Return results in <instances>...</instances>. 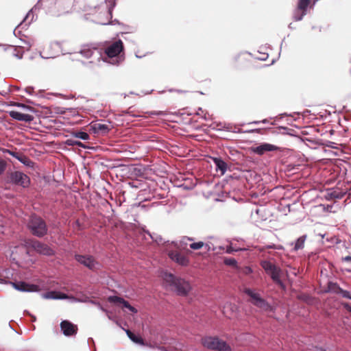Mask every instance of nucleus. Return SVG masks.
Wrapping results in <instances>:
<instances>
[{
  "instance_id": "nucleus-15",
  "label": "nucleus",
  "mask_w": 351,
  "mask_h": 351,
  "mask_svg": "<svg viewBox=\"0 0 351 351\" xmlns=\"http://www.w3.org/2000/svg\"><path fill=\"white\" fill-rule=\"evenodd\" d=\"M80 53H81L84 57L86 58H90L95 56L97 57V59H99L101 56V51L99 49L95 47H90L88 45L84 46L80 50Z\"/></svg>"
},
{
  "instance_id": "nucleus-40",
  "label": "nucleus",
  "mask_w": 351,
  "mask_h": 351,
  "mask_svg": "<svg viewBox=\"0 0 351 351\" xmlns=\"http://www.w3.org/2000/svg\"><path fill=\"white\" fill-rule=\"evenodd\" d=\"M269 123V120L267 119H265L262 121H252L251 123H250L249 124H255V125H258L259 123Z\"/></svg>"
},
{
  "instance_id": "nucleus-54",
  "label": "nucleus",
  "mask_w": 351,
  "mask_h": 351,
  "mask_svg": "<svg viewBox=\"0 0 351 351\" xmlns=\"http://www.w3.org/2000/svg\"><path fill=\"white\" fill-rule=\"evenodd\" d=\"M16 106L18 107H22V108H25V105L24 104H17Z\"/></svg>"
},
{
  "instance_id": "nucleus-61",
  "label": "nucleus",
  "mask_w": 351,
  "mask_h": 351,
  "mask_svg": "<svg viewBox=\"0 0 351 351\" xmlns=\"http://www.w3.org/2000/svg\"><path fill=\"white\" fill-rule=\"evenodd\" d=\"M13 34L16 36V29L14 30Z\"/></svg>"
},
{
  "instance_id": "nucleus-44",
  "label": "nucleus",
  "mask_w": 351,
  "mask_h": 351,
  "mask_svg": "<svg viewBox=\"0 0 351 351\" xmlns=\"http://www.w3.org/2000/svg\"><path fill=\"white\" fill-rule=\"evenodd\" d=\"M267 248H271V249H276V250H281L282 249V245H267Z\"/></svg>"
},
{
  "instance_id": "nucleus-29",
  "label": "nucleus",
  "mask_w": 351,
  "mask_h": 351,
  "mask_svg": "<svg viewBox=\"0 0 351 351\" xmlns=\"http://www.w3.org/2000/svg\"><path fill=\"white\" fill-rule=\"evenodd\" d=\"M223 130H226L228 132H237V133L242 132V131L240 129H238L237 130H236L237 126H235V125L233 126L230 123H223Z\"/></svg>"
},
{
  "instance_id": "nucleus-11",
  "label": "nucleus",
  "mask_w": 351,
  "mask_h": 351,
  "mask_svg": "<svg viewBox=\"0 0 351 351\" xmlns=\"http://www.w3.org/2000/svg\"><path fill=\"white\" fill-rule=\"evenodd\" d=\"M60 328L64 335L66 337L75 335L77 332V325L69 320L62 321L60 323Z\"/></svg>"
},
{
  "instance_id": "nucleus-41",
  "label": "nucleus",
  "mask_w": 351,
  "mask_h": 351,
  "mask_svg": "<svg viewBox=\"0 0 351 351\" xmlns=\"http://www.w3.org/2000/svg\"><path fill=\"white\" fill-rule=\"evenodd\" d=\"M8 152L10 154V155H11L14 158H16L17 160L19 159V156L21 154V153L14 152L10 151V150H8Z\"/></svg>"
},
{
  "instance_id": "nucleus-26",
  "label": "nucleus",
  "mask_w": 351,
  "mask_h": 351,
  "mask_svg": "<svg viewBox=\"0 0 351 351\" xmlns=\"http://www.w3.org/2000/svg\"><path fill=\"white\" fill-rule=\"evenodd\" d=\"M18 160L28 167H33L34 165V162L23 154L19 156Z\"/></svg>"
},
{
  "instance_id": "nucleus-3",
  "label": "nucleus",
  "mask_w": 351,
  "mask_h": 351,
  "mask_svg": "<svg viewBox=\"0 0 351 351\" xmlns=\"http://www.w3.org/2000/svg\"><path fill=\"white\" fill-rule=\"evenodd\" d=\"M27 227L33 235L37 237H43L47 234L48 228L45 221L40 217L32 215Z\"/></svg>"
},
{
  "instance_id": "nucleus-2",
  "label": "nucleus",
  "mask_w": 351,
  "mask_h": 351,
  "mask_svg": "<svg viewBox=\"0 0 351 351\" xmlns=\"http://www.w3.org/2000/svg\"><path fill=\"white\" fill-rule=\"evenodd\" d=\"M250 300L249 302L256 307L260 308L262 311L266 313H273L275 311V308L270 305L261 295L251 289H245L244 291Z\"/></svg>"
},
{
  "instance_id": "nucleus-35",
  "label": "nucleus",
  "mask_w": 351,
  "mask_h": 351,
  "mask_svg": "<svg viewBox=\"0 0 351 351\" xmlns=\"http://www.w3.org/2000/svg\"><path fill=\"white\" fill-rule=\"evenodd\" d=\"M7 163L3 159H0V175H1L5 170Z\"/></svg>"
},
{
  "instance_id": "nucleus-33",
  "label": "nucleus",
  "mask_w": 351,
  "mask_h": 351,
  "mask_svg": "<svg viewBox=\"0 0 351 351\" xmlns=\"http://www.w3.org/2000/svg\"><path fill=\"white\" fill-rule=\"evenodd\" d=\"M89 302L97 306V307H98L99 310L104 312L105 313H108V311L104 308L99 302L95 300H90Z\"/></svg>"
},
{
  "instance_id": "nucleus-51",
  "label": "nucleus",
  "mask_w": 351,
  "mask_h": 351,
  "mask_svg": "<svg viewBox=\"0 0 351 351\" xmlns=\"http://www.w3.org/2000/svg\"><path fill=\"white\" fill-rule=\"evenodd\" d=\"M343 261L346 262L351 261V256H346L343 258Z\"/></svg>"
},
{
  "instance_id": "nucleus-7",
  "label": "nucleus",
  "mask_w": 351,
  "mask_h": 351,
  "mask_svg": "<svg viewBox=\"0 0 351 351\" xmlns=\"http://www.w3.org/2000/svg\"><path fill=\"white\" fill-rule=\"evenodd\" d=\"M311 0H298L296 8L293 11V19L300 21L307 14Z\"/></svg>"
},
{
  "instance_id": "nucleus-58",
  "label": "nucleus",
  "mask_w": 351,
  "mask_h": 351,
  "mask_svg": "<svg viewBox=\"0 0 351 351\" xmlns=\"http://www.w3.org/2000/svg\"><path fill=\"white\" fill-rule=\"evenodd\" d=\"M106 315H107V317H108V318L109 319H112V317H111V315H110V313H106Z\"/></svg>"
},
{
  "instance_id": "nucleus-63",
  "label": "nucleus",
  "mask_w": 351,
  "mask_h": 351,
  "mask_svg": "<svg viewBox=\"0 0 351 351\" xmlns=\"http://www.w3.org/2000/svg\"><path fill=\"white\" fill-rule=\"evenodd\" d=\"M232 250H228V253H231Z\"/></svg>"
},
{
  "instance_id": "nucleus-43",
  "label": "nucleus",
  "mask_w": 351,
  "mask_h": 351,
  "mask_svg": "<svg viewBox=\"0 0 351 351\" xmlns=\"http://www.w3.org/2000/svg\"><path fill=\"white\" fill-rule=\"evenodd\" d=\"M25 91L29 94V95H32L33 94V92H34V88L33 87H27L25 89Z\"/></svg>"
},
{
  "instance_id": "nucleus-31",
  "label": "nucleus",
  "mask_w": 351,
  "mask_h": 351,
  "mask_svg": "<svg viewBox=\"0 0 351 351\" xmlns=\"http://www.w3.org/2000/svg\"><path fill=\"white\" fill-rule=\"evenodd\" d=\"M204 245V243L202 241L194 242L190 244V247L192 250H199L203 247Z\"/></svg>"
},
{
  "instance_id": "nucleus-8",
  "label": "nucleus",
  "mask_w": 351,
  "mask_h": 351,
  "mask_svg": "<svg viewBox=\"0 0 351 351\" xmlns=\"http://www.w3.org/2000/svg\"><path fill=\"white\" fill-rule=\"evenodd\" d=\"M9 182L13 184L26 188L29 186L30 180L25 173L16 171L10 174Z\"/></svg>"
},
{
  "instance_id": "nucleus-13",
  "label": "nucleus",
  "mask_w": 351,
  "mask_h": 351,
  "mask_svg": "<svg viewBox=\"0 0 351 351\" xmlns=\"http://www.w3.org/2000/svg\"><path fill=\"white\" fill-rule=\"evenodd\" d=\"M169 257L176 263L182 266H186L189 263V258L177 251H169L168 252Z\"/></svg>"
},
{
  "instance_id": "nucleus-17",
  "label": "nucleus",
  "mask_w": 351,
  "mask_h": 351,
  "mask_svg": "<svg viewBox=\"0 0 351 351\" xmlns=\"http://www.w3.org/2000/svg\"><path fill=\"white\" fill-rule=\"evenodd\" d=\"M9 115L10 117H12L13 119L21 121H25L27 123H30L33 121L34 117L29 114H24L18 111H10Z\"/></svg>"
},
{
  "instance_id": "nucleus-37",
  "label": "nucleus",
  "mask_w": 351,
  "mask_h": 351,
  "mask_svg": "<svg viewBox=\"0 0 351 351\" xmlns=\"http://www.w3.org/2000/svg\"><path fill=\"white\" fill-rule=\"evenodd\" d=\"M21 42H23L24 44L27 45V50H29L30 49V47L34 45V40L33 39H30V40H23L22 38L20 39Z\"/></svg>"
},
{
  "instance_id": "nucleus-49",
  "label": "nucleus",
  "mask_w": 351,
  "mask_h": 351,
  "mask_svg": "<svg viewBox=\"0 0 351 351\" xmlns=\"http://www.w3.org/2000/svg\"><path fill=\"white\" fill-rule=\"evenodd\" d=\"M14 56H16L19 59H22L23 58V53H21V54L14 53Z\"/></svg>"
},
{
  "instance_id": "nucleus-39",
  "label": "nucleus",
  "mask_w": 351,
  "mask_h": 351,
  "mask_svg": "<svg viewBox=\"0 0 351 351\" xmlns=\"http://www.w3.org/2000/svg\"><path fill=\"white\" fill-rule=\"evenodd\" d=\"M59 47H60V45L57 42L52 43L49 46V49H58Z\"/></svg>"
},
{
  "instance_id": "nucleus-12",
  "label": "nucleus",
  "mask_w": 351,
  "mask_h": 351,
  "mask_svg": "<svg viewBox=\"0 0 351 351\" xmlns=\"http://www.w3.org/2000/svg\"><path fill=\"white\" fill-rule=\"evenodd\" d=\"M14 288L23 292H37L39 291L38 286L32 284H28L23 281L10 282Z\"/></svg>"
},
{
  "instance_id": "nucleus-27",
  "label": "nucleus",
  "mask_w": 351,
  "mask_h": 351,
  "mask_svg": "<svg viewBox=\"0 0 351 351\" xmlns=\"http://www.w3.org/2000/svg\"><path fill=\"white\" fill-rule=\"evenodd\" d=\"M71 136L80 138L84 141H87L90 139V136L87 132L83 131H75L71 133Z\"/></svg>"
},
{
  "instance_id": "nucleus-5",
  "label": "nucleus",
  "mask_w": 351,
  "mask_h": 351,
  "mask_svg": "<svg viewBox=\"0 0 351 351\" xmlns=\"http://www.w3.org/2000/svg\"><path fill=\"white\" fill-rule=\"evenodd\" d=\"M205 348L215 351H231L230 346L217 337H206L202 339Z\"/></svg>"
},
{
  "instance_id": "nucleus-34",
  "label": "nucleus",
  "mask_w": 351,
  "mask_h": 351,
  "mask_svg": "<svg viewBox=\"0 0 351 351\" xmlns=\"http://www.w3.org/2000/svg\"><path fill=\"white\" fill-rule=\"evenodd\" d=\"M56 56H57V55H56V53H52V52H51V53H50V52L47 53V56H44V55L43 54V53H42V52H40V56L43 59L54 58L55 57H56Z\"/></svg>"
},
{
  "instance_id": "nucleus-21",
  "label": "nucleus",
  "mask_w": 351,
  "mask_h": 351,
  "mask_svg": "<svg viewBox=\"0 0 351 351\" xmlns=\"http://www.w3.org/2000/svg\"><path fill=\"white\" fill-rule=\"evenodd\" d=\"M93 130L95 133L106 134H107L110 128V126L107 124L96 123L92 126Z\"/></svg>"
},
{
  "instance_id": "nucleus-56",
  "label": "nucleus",
  "mask_w": 351,
  "mask_h": 351,
  "mask_svg": "<svg viewBox=\"0 0 351 351\" xmlns=\"http://www.w3.org/2000/svg\"><path fill=\"white\" fill-rule=\"evenodd\" d=\"M289 28L292 29H294L295 27L293 26V24H292V23H290V24L289 25Z\"/></svg>"
},
{
  "instance_id": "nucleus-9",
  "label": "nucleus",
  "mask_w": 351,
  "mask_h": 351,
  "mask_svg": "<svg viewBox=\"0 0 351 351\" xmlns=\"http://www.w3.org/2000/svg\"><path fill=\"white\" fill-rule=\"evenodd\" d=\"M29 245L32 247L36 252L40 254L51 256L54 254V251L47 245L41 243L37 240H31L28 243Z\"/></svg>"
},
{
  "instance_id": "nucleus-46",
  "label": "nucleus",
  "mask_w": 351,
  "mask_h": 351,
  "mask_svg": "<svg viewBox=\"0 0 351 351\" xmlns=\"http://www.w3.org/2000/svg\"><path fill=\"white\" fill-rule=\"evenodd\" d=\"M151 115H163L164 112L162 111H153L150 112Z\"/></svg>"
},
{
  "instance_id": "nucleus-52",
  "label": "nucleus",
  "mask_w": 351,
  "mask_h": 351,
  "mask_svg": "<svg viewBox=\"0 0 351 351\" xmlns=\"http://www.w3.org/2000/svg\"><path fill=\"white\" fill-rule=\"evenodd\" d=\"M57 112L60 114H64V111L62 110L60 108H57Z\"/></svg>"
},
{
  "instance_id": "nucleus-55",
  "label": "nucleus",
  "mask_w": 351,
  "mask_h": 351,
  "mask_svg": "<svg viewBox=\"0 0 351 351\" xmlns=\"http://www.w3.org/2000/svg\"><path fill=\"white\" fill-rule=\"evenodd\" d=\"M175 91H176L177 93H186V91L182 90H176Z\"/></svg>"
},
{
  "instance_id": "nucleus-23",
  "label": "nucleus",
  "mask_w": 351,
  "mask_h": 351,
  "mask_svg": "<svg viewBox=\"0 0 351 351\" xmlns=\"http://www.w3.org/2000/svg\"><path fill=\"white\" fill-rule=\"evenodd\" d=\"M331 287H335L336 289L334 290V293L341 294L343 298L350 299L351 294L348 291L344 290L339 287V285L336 282H329V287L331 289Z\"/></svg>"
},
{
  "instance_id": "nucleus-19",
  "label": "nucleus",
  "mask_w": 351,
  "mask_h": 351,
  "mask_svg": "<svg viewBox=\"0 0 351 351\" xmlns=\"http://www.w3.org/2000/svg\"><path fill=\"white\" fill-rule=\"evenodd\" d=\"M115 5V0H104V4H101L98 6V8L104 11L108 17L112 18V12Z\"/></svg>"
},
{
  "instance_id": "nucleus-53",
  "label": "nucleus",
  "mask_w": 351,
  "mask_h": 351,
  "mask_svg": "<svg viewBox=\"0 0 351 351\" xmlns=\"http://www.w3.org/2000/svg\"><path fill=\"white\" fill-rule=\"evenodd\" d=\"M336 288L335 287H331V289L328 287V291H333L334 292V290H335Z\"/></svg>"
},
{
  "instance_id": "nucleus-62",
  "label": "nucleus",
  "mask_w": 351,
  "mask_h": 351,
  "mask_svg": "<svg viewBox=\"0 0 351 351\" xmlns=\"http://www.w3.org/2000/svg\"><path fill=\"white\" fill-rule=\"evenodd\" d=\"M25 21L23 20L19 25H17V27H19L20 25H22V23L24 22Z\"/></svg>"
},
{
  "instance_id": "nucleus-14",
  "label": "nucleus",
  "mask_w": 351,
  "mask_h": 351,
  "mask_svg": "<svg viewBox=\"0 0 351 351\" xmlns=\"http://www.w3.org/2000/svg\"><path fill=\"white\" fill-rule=\"evenodd\" d=\"M108 301L110 303H114L117 305H122L123 307L129 309L131 312L136 313L137 310L131 306L130 303L125 300L123 298L117 295H110L108 298Z\"/></svg>"
},
{
  "instance_id": "nucleus-30",
  "label": "nucleus",
  "mask_w": 351,
  "mask_h": 351,
  "mask_svg": "<svg viewBox=\"0 0 351 351\" xmlns=\"http://www.w3.org/2000/svg\"><path fill=\"white\" fill-rule=\"evenodd\" d=\"M40 1L41 0H38V1L37 2V3L34 6V8H32L28 12L27 14H26L25 17L24 18V21L27 20L31 15H32V19H31V21L28 23V24H26L25 25H29L32 21H33V17H34V15L32 14L33 13V11L34 10H36L37 8H40Z\"/></svg>"
},
{
  "instance_id": "nucleus-38",
  "label": "nucleus",
  "mask_w": 351,
  "mask_h": 351,
  "mask_svg": "<svg viewBox=\"0 0 351 351\" xmlns=\"http://www.w3.org/2000/svg\"><path fill=\"white\" fill-rule=\"evenodd\" d=\"M204 248L206 250V251H215V247L213 246V245L210 243H204Z\"/></svg>"
},
{
  "instance_id": "nucleus-4",
  "label": "nucleus",
  "mask_w": 351,
  "mask_h": 351,
  "mask_svg": "<svg viewBox=\"0 0 351 351\" xmlns=\"http://www.w3.org/2000/svg\"><path fill=\"white\" fill-rule=\"evenodd\" d=\"M261 267L272 280L282 288H285V284L280 279L281 269L269 261L264 260L261 263Z\"/></svg>"
},
{
  "instance_id": "nucleus-20",
  "label": "nucleus",
  "mask_w": 351,
  "mask_h": 351,
  "mask_svg": "<svg viewBox=\"0 0 351 351\" xmlns=\"http://www.w3.org/2000/svg\"><path fill=\"white\" fill-rule=\"evenodd\" d=\"M43 298L46 299L63 300L67 298V295L59 291H51L44 293Z\"/></svg>"
},
{
  "instance_id": "nucleus-60",
  "label": "nucleus",
  "mask_w": 351,
  "mask_h": 351,
  "mask_svg": "<svg viewBox=\"0 0 351 351\" xmlns=\"http://www.w3.org/2000/svg\"><path fill=\"white\" fill-rule=\"evenodd\" d=\"M136 57L137 58H141L143 56H141L140 55H137V54H136Z\"/></svg>"
},
{
  "instance_id": "nucleus-10",
  "label": "nucleus",
  "mask_w": 351,
  "mask_h": 351,
  "mask_svg": "<svg viewBox=\"0 0 351 351\" xmlns=\"http://www.w3.org/2000/svg\"><path fill=\"white\" fill-rule=\"evenodd\" d=\"M123 50V42L118 40L105 49V53L108 58H114L117 56Z\"/></svg>"
},
{
  "instance_id": "nucleus-50",
  "label": "nucleus",
  "mask_w": 351,
  "mask_h": 351,
  "mask_svg": "<svg viewBox=\"0 0 351 351\" xmlns=\"http://www.w3.org/2000/svg\"><path fill=\"white\" fill-rule=\"evenodd\" d=\"M25 313H27V314L29 315L32 317V322H35V321H36V317H35V316H34V315H31L28 311H25Z\"/></svg>"
},
{
  "instance_id": "nucleus-22",
  "label": "nucleus",
  "mask_w": 351,
  "mask_h": 351,
  "mask_svg": "<svg viewBox=\"0 0 351 351\" xmlns=\"http://www.w3.org/2000/svg\"><path fill=\"white\" fill-rule=\"evenodd\" d=\"M214 164L216 167V170L219 171L221 175H223L227 170V164L221 158H213Z\"/></svg>"
},
{
  "instance_id": "nucleus-36",
  "label": "nucleus",
  "mask_w": 351,
  "mask_h": 351,
  "mask_svg": "<svg viewBox=\"0 0 351 351\" xmlns=\"http://www.w3.org/2000/svg\"><path fill=\"white\" fill-rule=\"evenodd\" d=\"M97 23L101 25H108V24L115 25L117 23H119L117 19H114V21H109L107 20L106 21H98Z\"/></svg>"
},
{
  "instance_id": "nucleus-25",
  "label": "nucleus",
  "mask_w": 351,
  "mask_h": 351,
  "mask_svg": "<svg viewBox=\"0 0 351 351\" xmlns=\"http://www.w3.org/2000/svg\"><path fill=\"white\" fill-rule=\"evenodd\" d=\"M125 332H126L128 337L130 338V339L131 341H132L133 342L138 343V344H141V345L144 344L143 339L141 337L136 335L135 334L132 332L130 330H125Z\"/></svg>"
},
{
  "instance_id": "nucleus-48",
  "label": "nucleus",
  "mask_w": 351,
  "mask_h": 351,
  "mask_svg": "<svg viewBox=\"0 0 351 351\" xmlns=\"http://www.w3.org/2000/svg\"><path fill=\"white\" fill-rule=\"evenodd\" d=\"M122 113H123V114H122L123 115H125V114H129V115H130V116H132V117H134V114H131L130 112H129L128 110L123 111V112H122Z\"/></svg>"
},
{
  "instance_id": "nucleus-18",
  "label": "nucleus",
  "mask_w": 351,
  "mask_h": 351,
  "mask_svg": "<svg viewBox=\"0 0 351 351\" xmlns=\"http://www.w3.org/2000/svg\"><path fill=\"white\" fill-rule=\"evenodd\" d=\"M277 149H278L277 146L265 143L254 147L253 152L258 155H263L267 152L276 151Z\"/></svg>"
},
{
  "instance_id": "nucleus-45",
  "label": "nucleus",
  "mask_w": 351,
  "mask_h": 351,
  "mask_svg": "<svg viewBox=\"0 0 351 351\" xmlns=\"http://www.w3.org/2000/svg\"><path fill=\"white\" fill-rule=\"evenodd\" d=\"M223 123H221V122H219V123H215L214 124L216 125V128H217V130H223Z\"/></svg>"
},
{
  "instance_id": "nucleus-24",
  "label": "nucleus",
  "mask_w": 351,
  "mask_h": 351,
  "mask_svg": "<svg viewBox=\"0 0 351 351\" xmlns=\"http://www.w3.org/2000/svg\"><path fill=\"white\" fill-rule=\"evenodd\" d=\"M307 236L306 234H303L300 236L295 242H291L290 245H293V250L298 251L302 250L304 247V243L306 240Z\"/></svg>"
},
{
  "instance_id": "nucleus-42",
  "label": "nucleus",
  "mask_w": 351,
  "mask_h": 351,
  "mask_svg": "<svg viewBox=\"0 0 351 351\" xmlns=\"http://www.w3.org/2000/svg\"><path fill=\"white\" fill-rule=\"evenodd\" d=\"M341 305L343 306V307L344 308H346V310H348L349 312L351 313V305L349 303H348V302H342Z\"/></svg>"
},
{
  "instance_id": "nucleus-28",
  "label": "nucleus",
  "mask_w": 351,
  "mask_h": 351,
  "mask_svg": "<svg viewBox=\"0 0 351 351\" xmlns=\"http://www.w3.org/2000/svg\"><path fill=\"white\" fill-rule=\"evenodd\" d=\"M65 144L68 146H78V147H81L82 148H87L88 147L86 146L84 143H82V142L79 141H77V140H75L73 138H69L67 139L66 141H65Z\"/></svg>"
},
{
  "instance_id": "nucleus-59",
  "label": "nucleus",
  "mask_w": 351,
  "mask_h": 351,
  "mask_svg": "<svg viewBox=\"0 0 351 351\" xmlns=\"http://www.w3.org/2000/svg\"><path fill=\"white\" fill-rule=\"evenodd\" d=\"M184 239H187L189 241H193V238H190V237H185V238H184Z\"/></svg>"
},
{
  "instance_id": "nucleus-32",
  "label": "nucleus",
  "mask_w": 351,
  "mask_h": 351,
  "mask_svg": "<svg viewBox=\"0 0 351 351\" xmlns=\"http://www.w3.org/2000/svg\"><path fill=\"white\" fill-rule=\"evenodd\" d=\"M223 262L226 265L232 267H237V265L236 259L233 258H226Z\"/></svg>"
},
{
  "instance_id": "nucleus-47",
  "label": "nucleus",
  "mask_w": 351,
  "mask_h": 351,
  "mask_svg": "<svg viewBox=\"0 0 351 351\" xmlns=\"http://www.w3.org/2000/svg\"><path fill=\"white\" fill-rule=\"evenodd\" d=\"M268 58V54L263 53L262 57L258 58L259 60H265Z\"/></svg>"
},
{
  "instance_id": "nucleus-16",
  "label": "nucleus",
  "mask_w": 351,
  "mask_h": 351,
  "mask_svg": "<svg viewBox=\"0 0 351 351\" xmlns=\"http://www.w3.org/2000/svg\"><path fill=\"white\" fill-rule=\"evenodd\" d=\"M346 194V191L339 189H328L326 191L325 198L327 200H332L335 199H342Z\"/></svg>"
},
{
  "instance_id": "nucleus-6",
  "label": "nucleus",
  "mask_w": 351,
  "mask_h": 351,
  "mask_svg": "<svg viewBox=\"0 0 351 351\" xmlns=\"http://www.w3.org/2000/svg\"><path fill=\"white\" fill-rule=\"evenodd\" d=\"M75 259L79 263L92 271L99 269L100 267V264L90 255L75 254Z\"/></svg>"
},
{
  "instance_id": "nucleus-1",
  "label": "nucleus",
  "mask_w": 351,
  "mask_h": 351,
  "mask_svg": "<svg viewBox=\"0 0 351 351\" xmlns=\"http://www.w3.org/2000/svg\"><path fill=\"white\" fill-rule=\"evenodd\" d=\"M163 280L179 295H186L191 289V286L188 281L171 273H165Z\"/></svg>"
},
{
  "instance_id": "nucleus-64",
  "label": "nucleus",
  "mask_w": 351,
  "mask_h": 351,
  "mask_svg": "<svg viewBox=\"0 0 351 351\" xmlns=\"http://www.w3.org/2000/svg\"><path fill=\"white\" fill-rule=\"evenodd\" d=\"M283 42H284V40L281 42L280 47H282V45L283 44Z\"/></svg>"
},
{
  "instance_id": "nucleus-57",
  "label": "nucleus",
  "mask_w": 351,
  "mask_h": 351,
  "mask_svg": "<svg viewBox=\"0 0 351 351\" xmlns=\"http://www.w3.org/2000/svg\"><path fill=\"white\" fill-rule=\"evenodd\" d=\"M90 341H91V342L94 343V341H93V338H88V343H90Z\"/></svg>"
}]
</instances>
